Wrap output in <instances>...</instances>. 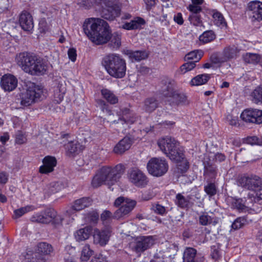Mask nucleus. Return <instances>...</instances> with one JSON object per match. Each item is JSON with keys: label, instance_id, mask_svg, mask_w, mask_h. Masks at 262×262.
Instances as JSON below:
<instances>
[{"label": "nucleus", "instance_id": "obj_54", "mask_svg": "<svg viewBox=\"0 0 262 262\" xmlns=\"http://www.w3.org/2000/svg\"><path fill=\"white\" fill-rule=\"evenodd\" d=\"M97 105L100 107L101 111L104 113H110L108 105L102 99H98L97 100Z\"/></svg>", "mask_w": 262, "mask_h": 262}, {"label": "nucleus", "instance_id": "obj_27", "mask_svg": "<svg viewBox=\"0 0 262 262\" xmlns=\"http://www.w3.org/2000/svg\"><path fill=\"white\" fill-rule=\"evenodd\" d=\"M92 229L89 227L80 229L75 233V237L77 241H85L89 238Z\"/></svg>", "mask_w": 262, "mask_h": 262}, {"label": "nucleus", "instance_id": "obj_22", "mask_svg": "<svg viewBox=\"0 0 262 262\" xmlns=\"http://www.w3.org/2000/svg\"><path fill=\"white\" fill-rule=\"evenodd\" d=\"M19 23L21 28L26 31H29L33 28V18L27 11H23L19 15Z\"/></svg>", "mask_w": 262, "mask_h": 262}, {"label": "nucleus", "instance_id": "obj_8", "mask_svg": "<svg viewBox=\"0 0 262 262\" xmlns=\"http://www.w3.org/2000/svg\"><path fill=\"white\" fill-rule=\"evenodd\" d=\"M101 16L110 21H113L120 16L121 9L113 0H102Z\"/></svg>", "mask_w": 262, "mask_h": 262}, {"label": "nucleus", "instance_id": "obj_14", "mask_svg": "<svg viewBox=\"0 0 262 262\" xmlns=\"http://www.w3.org/2000/svg\"><path fill=\"white\" fill-rule=\"evenodd\" d=\"M174 159L169 158L177 164L178 168L182 172H185L189 167L188 163L185 159L183 150L177 146L172 150Z\"/></svg>", "mask_w": 262, "mask_h": 262}, {"label": "nucleus", "instance_id": "obj_23", "mask_svg": "<svg viewBox=\"0 0 262 262\" xmlns=\"http://www.w3.org/2000/svg\"><path fill=\"white\" fill-rule=\"evenodd\" d=\"M132 143V139L126 136L115 146L113 151L116 154L121 155L130 148Z\"/></svg>", "mask_w": 262, "mask_h": 262}, {"label": "nucleus", "instance_id": "obj_44", "mask_svg": "<svg viewBox=\"0 0 262 262\" xmlns=\"http://www.w3.org/2000/svg\"><path fill=\"white\" fill-rule=\"evenodd\" d=\"M214 24L219 27H224L226 22L223 15L217 11L214 12L212 14Z\"/></svg>", "mask_w": 262, "mask_h": 262}, {"label": "nucleus", "instance_id": "obj_45", "mask_svg": "<svg viewBox=\"0 0 262 262\" xmlns=\"http://www.w3.org/2000/svg\"><path fill=\"white\" fill-rule=\"evenodd\" d=\"M200 13H191L189 16V20L191 24L195 26H201L202 21L201 19Z\"/></svg>", "mask_w": 262, "mask_h": 262}, {"label": "nucleus", "instance_id": "obj_64", "mask_svg": "<svg viewBox=\"0 0 262 262\" xmlns=\"http://www.w3.org/2000/svg\"><path fill=\"white\" fill-rule=\"evenodd\" d=\"M173 20L176 23L180 25H182L184 23L182 15L181 13H178L174 15L173 17Z\"/></svg>", "mask_w": 262, "mask_h": 262}, {"label": "nucleus", "instance_id": "obj_38", "mask_svg": "<svg viewBox=\"0 0 262 262\" xmlns=\"http://www.w3.org/2000/svg\"><path fill=\"white\" fill-rule=\"evenodd\" d=\"M175 202L179 207L185 208L188 207L189 201V198H185L181 193H178L176 195Z\"/></svg>", "mask_w": 262, "mask_h": 262}, {"label": "nucleus", "instance_id": "obj_51", "mask_svg": "<svg viewBox=\"0 0 262 262\" xmlns=\"http://www.w3.org/2000/svg\"><path fill=\"white\" fill-rule=\"evenodd\" d=\"M216 174V167L208 165L205 167L204 174L208 175L211 178H215Z\"/></svg>", "mask_w": 262, "mask_h": 262}, {"label": "nucleus", "instance_id": "obj_11", "mask_svg": "<svg viewBox=\"0 0 262 262\" xmlns=\"http://www.w3.org/2000/svg\"><path fill=\"white\" fill-rule=\"evenodd\" d=\"M166 89V91L163 90V95L165 97L169 98L168 101L171 106L183 105L187 103V97L184 94L173 91L169 86Z\"/></svg>", "mask_w": 262, "mask_h": 262}, {"label": "nucleus", "instance_id": "obj_5", "mask_svg": "<svg viewBox=\"0 0 262 262\" xmlns=\"http://www.w3.org/2000/svg\"><path fill=\"white\" fill-rule=\"evenodd\" d=\"M102 64L107 73L114 78H122L126 74V61L119 54L111 53L105 55Z\"/></svg>", "mask_w": 262, "mask_h": 262}, {"label": "nucleus", "instance_id": "obj_20", "mask_svg": "<svg viewBox=\"0 0 262 262\" xmlns=\"http://www.w3.org/2000/svg\"><path fill=\"white\" fill-rule=\"evenodd\" d=\"M43 164L39 167V172L41 173L47 174L52 172L56 165L57 161L55 157L46 156L42 160Z\"/></svg>", "mask_w": 262, "mask_h": 262}, {"label": "nucleus", "instance_id": "obj_19", "mask_svg": "<svg viewBox=\"0 0 262 262\" xmlns=\"http://www.w3.org/2000/svg\"><path fill=\"white\" fill-rule=\"evenodd\" d=\"M118 115L119 118L118 121L114 120L113 121L114 123H119L120 121L122 124H123L124 123L132 124L136 120V117L134 114L127 108L120 109V111L118 112Z\"/></svg>", "mask_w": 262, "mask_h": 262}, {"label": "nucleus", "instance_id": "obj_15", "mask_svg": "<svg viewBox=\"0 0 262 262\" xmlns=\"http://www.w3.org/2000/svg\"><path fill=\"white\" fill-rule=\"evenodd\" d=\"M111 235V230L109 228L102 230L95 229L93 234L94 243L101 246H104L107 244Z\"/></svg>", "mask_w": 262, "mask_h": 262}, {"label": "nucleus", "instance_id": "obj_2", "mask_svg": "<svg viewBox=\"0 0 262 262\" xmlns=\"http://www.w3.org/2000/svg\"><path fill=\"white\" fill-rule=\"evenodd\" d=\"M124 170L125 167L122 164H118L115 167L103 166L94 177L92 185L94 187H98L103 184L113 185L118 181Z\"/></svg>", "mask_w": 262, "mask_h": 262}, {"label": "nucleus", "instance_id": "obj_28", "mask_svg": "<svg viewBox=\"0 0 262 262\" xmlns=\"http://www.w3.org/2000/svg\"><path fill=\"white\" fill-rule=\"evenodd\" d=\"M101 94L103 98L105 99L108 103L111 104H115L118 103V97L111 90L107 89H102L101 90Z\"/></svg>", "mask_w": 262, "mask_h": 262}, {"label": "nucleus", "instance_id": "obj_59", "mask_svg": "<svg viewBox=\"0 0 262 262\" xmlns=\"http://www.w3.org/2000/svg\"><path fill=\"white\" fill-rule=\"evenodd\" d=\"M32 252L23 253L20 256V258L23 260L22 262H34L33 258H31Z\"/></svg>", "mask_w": 262, "mask_h": 262}, {"label": "nucleus", "instance_id": "obj_52", "mask_svg": "<svg viewBox=\"0 0 262 262\" xmlns=\"http://www.w3.org/2000/svg\"><path fill=\"white\" fill-rule=\"evenodd\" d=\"M111 42L114 44V47L118 48L121 45V36L117 33H111L110 39Z\"/></svg>", "mask_w": 262, "mask_h": 262}, {"label": "nucleus", "instance_id": "obj_43", "mask_svg": "<svg viewBox=\"0 0 262 262\" xmlns=\"http://www.w3.org/2000/svg\"><path fill=\"white\" fill-rule=\"evenodd\" d=\"M38 250L44 255L50 254L53 251V248L51 245L46 243H40L38 245Z\"/></svg>", "mask_w": 262, "mask_h": 262}, {"label": "nucleus", "instance_id": "obj_25", "mask_svg": "<svg viewBox=\"0 0 262 262\" xmlns=\"http://www.w3.org/2000/svg\"><path fill=\"white\" fill-rule=\"evenodd\" d=\"M159 104V101L156 97H147L143 102L142 109L146 113H151L158 108Z\"/></svg>", "mask_w": 262, "mask_h": 262}, {"label": "nucleus", "instance_id": "obj_58", "mask_svg": "<svg viewBox=\"0 0 262 262\" xmlns=\"http://www.w3.org/2000/svg\"><path fill=\"white\" fill-rule=\"evenodd\" d=\"M39 29L40 32L45 33L49 29V26L44 19H42L39 23Z\"/></svg>", "mask_w": 262, "mask_h": 262}, {"label": "nucleus", "instance_id": "obj_34", "mask_svg": "<svg viewBox=\"0 0 262 262\" xmlns=\"http://www.w3.org/2000/svg\"><path fill=\"white\" fill-rule=\"evenodd\" d=\"M216 37L214 32L212 30L206 31L204 32L199 37L200 40L204 43H208L213 40Z\"/></svg>", "mask_w": 262, "mask_h": 262}, {"label": "nucleus", "instance_id": "obj_57", "mask_svg": "<svg viewBox=\"0 0 262 262\" xmlns=\"http://www.w3.org/2000/svg\"><path fill=\"white\" fill-rule=\"evenodd\" d=\"M31 220L33 222H36L43 224V216L42 212L34 214L31 218Z\"/></svg>", "mask_w": 262, "mask_h": 262}, {"label": "nucleus", "instance_id": "obj_30", "mask_svg": "<svg viewBox=\"0 0 262 262\" xmlns=\"http://www.w3.org/2000/svg\"><path fill=\"white\" fill-rule=\"evenodd\" d=\"M239 51V49L235 45H230L224 48L223 55L226 59H230L235 58Z\"/></svg>", "mask_w": 262, "mask_h": 262}, {"label": "nucleus", "instance_id": "obj_48", "mask_svg": "<svg viewBox=\"0 0 262 262\" xmlns=\"http://www.w3.org/2000/svg\"><path fill=\"white\" fill-rule=\"evenodd\" d=\"M247 222L245 217L237 218L232 224V228L235 230L240 229L244 226Z\"/></svg>", "mask_w": 262, "mask_h": 262}, {"label": "nucleus", "instance_id": "obj_47", "mask_svg": "<svg viewBox=\"0 0 262 262\" xmlns=\"http://www.w3.org/2000/svg\"><path fill=\"white\" fill-rule=\"evenodd\" d=\"M151 209L156 214L164 215L166 213L165 207L159 204L152 205Z\"/></svg>", "mask_w": 262, "mask_h": 262}, {"label": "nucleus", "instance_id": "obj_63", "mask_svg": "<svg viewBox=\"0 0 262 262\" xmlns=\"http://www.w3.org/2000/svg\"><path fill=\"white\" fill-rule=\"evenodd\" d=\"M143 1L146 5V9L149 10L156 5L157 0H143Z\"/></svg>", "mask_w": 262, "mask_h": 262}, {"label": "nucleus", "instance_id": "obj_41", "mask_svg": "<svg viewBox=\"0 0 262 262\" xmlns=\"http://www.w3.org/2000/svg\"><path fill=\"white\" fill-rule=\"evenodd\" d=\"M93 253V251L91 249L88 244L85 245L82 249L81 259L83 261H86Z\"/></svg>", "mask_w": 262, "mask_h": 262}, {"label": "nucleus", "instance_id": "obj_46", "mask_svg": "<svg viewBox=\"0 0 262 262\" xmlns=\"http://www.w3.org/2000/svg\"><path fill=\"white\" fill-rule=\"evenodd\" d=\"M199 223L203 226H207L208 224H211L212 217L209 216L207 213H203L199 216Z\"/></svg>", "mask_w": 262, "mask_h": 262}, {"label": "nucleus", "instance_id": "obj_24", "mask_svg": "<svg viewBox=\"0 0 262 262\" xmlns=\"http://www.w3.org/2000/svg\"><path fill=\"white\" fill-rule=\"evenodd\" d=\"M145 24V21L144 19L140 17H136L129 22L123 23L120 28L127 30H136L141 28Z\"/></svg>", "mask_w": 262, "mask_h": 262}, {"label": "nucleus", "instance_id": "obj_3", "mask_svg": "<svg viewBox=\"0 0 262 262\" xmlns=\"http://www.w3.org/2000/svg\"><path fill=\"white\" fill-rule=\"evenodd\" d=\"M16 60L22 69L31 75H43L48 68L46 62L42 58L27 52L19 53Z\"/></svg>", "mask_w": 262, "mask_h": 262}, {"label": "nucleus", "instance_id": "obj_21", "mask_svg": "<svg viewBox=\"0 0 262 262\" xmlns=\"http://www.w3.org/2000/svg\"><path fill=\"white\" fill-rule=\"evenodd\" d=\"M1 86L6 91H12L17 85V80L13 75H5L1 79Z\"/></svg>", "mask_w": 262, "mask_h": 262}, {"label": "nucleus", "instance_id": "obj_42", "mask_svg": "<svg viewBox=\"0 0 262 262\" xmlns=\"http://www.w3.org/2000/svg\"><path fill=\"white\" fill-rule=\"evenodd\" d=\"M80 146L79 144L77 142H70L66 145V149L69 154H75L80 150Z\"/></svg>", "mask_w": 262, "mask_h": 262}, {"label": "nucleus", "instance_id": "obj_56", "mask_svg": "<svg viewBox=\"0 0 262 262\" xmlns=\"http://www.w3.org/2000/svg\"><path fill=\"white\" fill-rule=\"evenodd\" d=\"M188 9L191 13H200L202 10V7L201 6H199L198 4H194L192 2L188 7Z\"/></svg>", "mask_w": 262, "mask_h": 262}, {"label": "nucleus", "instance_id": "obj_37", "mask_svg": "<svg viewBox=\"0 0 262 262\" xmlns=\"http://www.w3.org/2000/svg\"><path fill=\"white\" fill-rule=\"evenodd\" d=\"M244 61L251 64H256L260 60V56L256 54L247 53L243 55Z\"/></svg>", "mask_w": 262, "mask_h": 262}, {"label": "nucleus", "instance_id": "obj_49", "mask_svg": "<svg viewBox=\"0 0 262 262\" xmlns=\"http://www.w3.org/2000/svg\"><path fill=\"white\" fill-rule=\"evenodd\" d=\"M204 190L210 196L214 195L216 193V187L214 183H210L204 187Z\"/></svg>", "mask_w": 262, "mask_h": 262}, {"label": "nucleus", "instance_id": "obj_6", "mask_svg": "<svg viewBox=\"0 0 262 262\" xmlns=\"http://www.w3.org/2000/svg\"><path fill=\"white\" fill-rule=\"evenodd\" d=\"M46 90L41 85L30 82L27 85L26 90L20 95V104L28 106L41 101L46 97Z\"/></svg>", "mask_w": 262, "mask_h": 262}, {"label": "nucleus", "instance_id": "obj_7", "mask_svg": "<svg viewBox=\"0 0 262 262\" xmlns=\"http://www.w3.org/2000/svg\"><path fill=\"white\" fill-rule=\"evenodd\" d=\"M168 167L166 160L162 158H152L147 164L148 172L156 177L164 175L167 171Z\"/></svg>", "mask_w": 262, "mask_h": 262}, {"label": "nucleus", "instance_id": "obj_50", "mask_svg": "<svg viewBox=\"0 0 262 262\" xmlns=\"http://www.w3.org/2000/svg\"><path fill=\"white\" fill-rule=\"evenodd\" d=\"M195 67L194 62H188L184 63L180 68L182 74H185L187 72L192 70Z\"/></svg>", "mask_w": 262, "mask_h": 262}, {"label": "nucleus", "instance_id": "obj_4", "mask_svg": "<svg viewBox=\"0 0 262 262\" xmlns=\"http://www.w3.org/2000/svg\"><path fill=\"white\" fill-rule=\"evenodd\" d=\"M237 184L238 186L249 191L247 198L251 203L262 200V179L259 176L250 174L239 177Z\"/></svg>", "mask_w": 262, "mask_h": 262}, {"label": "nucleus", "instance_id": "obj_18", "mask_svg": "<svg viewBox=\"0 0 262 262\" xmlns=\"http://www.w3.org/2000/svg\"><path fill=\"white\" fill-rule=\"evenodd\" d=\"M136 205V202L135 201L127 199L123 205L115 211L114 217L117 219L123 217L130 212Z\"/></svg>", "mask_w": 262, "mask_h": 262}, {"label": "nucleus", "instance_id": "obj_36", "mask_svg": "<svg viewBox=\"0 0 262 262\" xmlns=\"http://www.w3.org/2000/svg\"><path fill=\"white\" fill-rule=\"evenodd\" d=\"M43 216V224H48L52 222L55 215L56 211L52 208H48L42 212Z\"/></svg>", "mask_w": 262, "mask_h": 262}, {"label": "nucleus", "instance_id": "obj_61", "mask_svg": "<svg viewBox=\"0 0 262 262\" xmlns=\"http://www.w3.org/2000/svg\"><path fill=\"white\" fill-rule=\"evenodd\" d=\"M26 141V138L24 135L20 132H18L16 134L15 142L17 144H21L25 143Z\"/></svg>", "mask_w": 262, "mask_h": 262}, {"label": "nucleus", "instance_id": "obj_1", "mask_svg": "<svg viewBox=\"0 0 262 262\" xmlns=\"http://www.w3.org/2000/svg\"><path fill=\"white\" fill-rule=\"evenodd\" d=\"M82 29L88 38L97 45L106 43L111 38V29L109 25L100 18L85 19Z\"/></svg>", "mask_w": 262, "mask_h": 262}, {"label": "nucleus", "instance_id": "obj_26", "mask_svg": "<svg viewBox=\"0 0 262 262\" xmlns=\"http://www.w3.org/2000/svg\"><path fill=\"white\" fill-rule=\"evenodd\" d=\"M92 204V200L89 197H83L74 201L71 209L76 211L82 210L90 207Z\"/></svg>", "mask_w": 262, "mask_h": 262}, {"label": "nucleus", "instance_id": "obj_35", "mask_svg": "<svg viewBox=\"0 0 262 262\" xmlns=\"http://www.w3.org/2000/svg\"><path fill=\"white\" fill-rule=\"evenodd\" d=\"M66 92V88L64 84L59 83L55 92V100L57 103H59L63 98L64 95Z\"/></svg>", "mask_w": 262, "mask_h": 262}, {"label": "nucleus", "instance_id": "obj_29", "mask_svg": "<svg viewBox=\"0 0 262 262\" xmlns=\"http://www.w3.org/2000/svg\"><path fill=\"white\" fill-rule=\"evenodd\" d=\"M128 55L132 61H140L145 59L148 56V54L145 51H130L128 52Z\"/></svg>", "mask_w": 262, "mask_h": 262}, {"label": "nucleus", "instance_id": "obj_60", "mask_svg": "<svg viewBox=\"0 0 262 262\" xmlns=\"http://www.w3.org/2000/svg\"><path fill=\"white\" fill-rule=\"evenodd\" d=\"M90 262H107L105 256L101 254H96Z\"/></svg>", "mask_w": 262, "mask_h": 262}, {"label": "nucleus", "instance_id": "obj_32", "mask_svg": "<svg viewBox=\"0 0 262 262\" xmlns=\"http://www.w3.org/2000/svg\"><path fill=\"white\" fill-rule=\"evenodd\" d=\"M210 78L208 74H201L192 79L191 84L192 85H200L206 83Z\"/></svg>", "mask_w": 262, "mask_h": 262}, {"label": "nucleus", "instance_id": "obj_12", "mask_svg": "<svg viewBox=\"0 0 262 262\" xmlns=\"http://www.w3.org/2000/svg\"><path fill=\"white\" fill-rule=\"evenodd\" d=\"M128 177L129 181L138 187H144L148 183L147 178L145 174L137 168L130 169Z\"/></svg>", "mask_w": 262, "mask_h": 262}, {"label": "nucleus", "instance_id": "obj_40", "mask_svg": "<svg viewBox=\"0 0 262 262\" xmlns=\"http://www.w3.org/2000/svg\"><path fill=\"white\" fill-rule=\"evenodd\" d=\"M203 55L201 50H195L191 51L186 55L185 58L188 60H194L193 62H195L199 61Z\"/></svg>", "mask_w": 262, "mask_h": 262}, {"label": "nucleus", "instance_id": "obj_62", "mask_svg": "<svg viewBox=\"0 0 262 262\" xmlns=\"http://www.w3.org/2000/svg\"><path fill=\"white\" fill-rule=\"evenodd\" d=\"M68 55L69 59L74 62L76 60V50L74 48H70L68 51Z\"/></svg>", "mask_w": 262, "mask_h": 262}, {"label": "nucleus", "instance_id": "obj_33", "mask_svg": "<svg viewBox=\"0 0 262 262\" xmlns=\"http://www.w3.org/2000/svg\"><path fill=\"white\" fill-rule=\"evenodd\" d=\"M251 96L253 102L262 104V86L256 88L252 92Z\"/></svg>", "mask_w": 262, "mask_h": 262}, {"label": "nucleus", "instance_id": "obj_10", "mask_svg": "<svg viewBox=\"0 0 262 262\" xmlns=\"http://www.w3.org/2000/svg\"><path fill=\"white\" fill-rule=\"evenodd\" d=\"M178 142L173 138L166 136L161 138L158 141V145L161 150L169 158L174 159L171 154L172 150L178 146Z\"/></svg>", "mask_w": 262, "mask_h": 262}, {"label": "nucleus", "instance_id": "obj_17", "mask_svg": "<svg viewBox=\"0 0 262 262\" xmlns=\"http://www.w3.org/2000/svg\"><path fill=\"white\" fill-rule=\"evenodd\" d=\"M248 8L252 18L257 21L262 20V2L252 1L248 4Z\"/></svg>", "mask_w": 262, "mask_h": 262}, {"label": "nucleus", "instance_id": "obj_55", "mask_svg": "<svg viewBox=\"0 0 262 262\" xmlns=\"http://www.w3.org/2000/svg\"><path fill=\"white\" fill-rule=\"evenodd\" d=\"M247 143L251 145H260L261 143V140L256 136L248 137L246 139Z\"/></svg>", "mask_w": 262, "mask_h": 262}, {"label": "nucleus", "instance_id": "obj_13", "mask_svg": "<svg viewBox=\"0 0 262 262\" xmlns=\"http://www.w3.org/2000/svg\"><path fill=\"white\" fill-rule=\"evenodd\" d=\"M241 119L247 122L262 123V111L249 108L245 110L241 115Z\"/></svg>", "mask_w": 262, "mask_h": 262}, {"label": "nucleus", "instance_id": "obj_9", "mask_svg": "<svg viewBox=\"0 0 262 262\" xmlns=\"http://www.w3.org/2000/svg\"><path fill=\"white\" fill-rule=\"evenodd\" d=\"M155 238L152 236H140L137 237L132 244L134 251L137 253L143 252L152 246Z\"/></svg>", "mask_w": 262, "mask_h": 262}, {"label": "nucleus", "instance_id": "obj_16", "mask_svg": "<svg viewBox=\"0 0 262 262\" xmlns=\"http://www.w3.org/2000/svg\"><path fill=\"white\" fill-rule=\"evenodd\" d=\"M183 262H201L204 261V257L197 253L195 249L186 247L183 252Z\"/></svg>", "mask_w": 262, "mask_h": 262}, {"label": "nucleus", "instance_id": "obj_53", "mask_svg": "<svg viewBox=\"0 0 262 262\" xmlns=\"http://www.w3.org/2000/svg\"><path fill=\"white\" fill-rule=\"evenodd\" d=\"M232 206L238 210H243L246 207L245 203L242 199H235L232 201Z\"/></svg>", "mask_w": 262, "mask_h": 262}, {"label": "nucleus", "instance_id": "obj_39", "mask_svg": "<svg viewBox=\"0 0 262 262\" xmlns=\"http://www.w3.org/2000/svg\"><path fill=\"white\" fill-rule=\"evenodd\" d=\"M35 207L33 205H28L25 207H21L14 211V217L15 219L20 217L26 213L33 211L35 210Z\"/></svg>", "mask_w": 262, "mask_h": 262}, {"label": "nucleus", "instance_id": "obj_31", "mask_svg": "<svg viewBox=\"0 0 262 262\" xmlns=\"http://www.w3.org/2000/svg\"><path fill=\"white\" fill-rule=\"evenodd\" d=\"M63 188V186L59 182H52L47 186L44 191L48 196L55 193Z\"/></svg>", "mask_w": 262, "mask_h": 262}]
</instances>
